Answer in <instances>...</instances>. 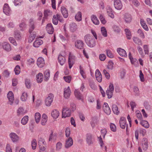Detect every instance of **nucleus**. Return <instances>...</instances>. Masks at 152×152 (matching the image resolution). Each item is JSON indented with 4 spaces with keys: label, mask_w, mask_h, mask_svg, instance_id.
Masks as SVG:
<instances>
[{
    "label": "nucleus",
    "mask_w": 152,
    "mask_h": 152,
    "mask_svg": "<svg viewBox=\"0 0 152 152\" xmlns=\"http://www.w3.org/2000/svg\"><path fill=\"white\" fill-rule=\"evenodd\" d=\"M50 71L49 70H45L44 73L45 76L44 80L47 81L50 77Z\"/></svg>",
    "instance_id": "c756f323"
},
{
    "label": "nucleus",
    "mask_w": 152,
    "mask_h": 152,
    "mask_svg": "<svg viewBox=\"0 0 152 152\" xmlns=\"http://www.w3.org/2000/svg\"><path fill=\"white\" fill-rule=\"evenodd\" d=\"M101 30L102 34L103 36L105 37H107V31L105 27H102L101 28Z\"/></svg>",
    "instance_id": "79ce46f5"
},
{
    "label": "nucleus",
    "mask_w": 152,
    "mask_h": 152,
    "mask_svg": "<svg viewBox=\"0 0 152 152\" xmlns=\"http://www.w3.org/2000/svg\"><path fill=\"white\" fill-rule=\"evenodd\" d=\"M107 56L110 58H113L114 57V55L112 52L109 50H106Z\"/></svg>",
    "instance_id": "a18cd8bd"
},
{
    "label": "nucleus",
    "mask_w": 152,
    "mask_h": 152,
    "mask_svg": "<svg viewBox=\"0 0 152 152\" xmlns=\"http://www.w3.org/2000/svg\"><path fill=\"white\" fill-rule=\"evenodd\" d=\"M142 131L141 130V129H139L138 130H136L135 132V136L137 140L138 139V134L139 133H142Z\"/></svg>",
    "instance_id": "49530a36"
},
{
    "label": "nucleus",
    "mask_w": 152,
    "mask_h": 152,
    "mask_svg": "<svg viewBox=\"0 0 152 152\" xmlns=\"http://www.w3.org/2000/svg\"><path fill=\"white\" fill-rule=\"evenodd\" d=\"M133 90L134 92L135 93V95L138 96L139 95V91L138 88L136 86H134L133 88Z\"/></svg>",
    "instance_id": "6e6d98bb"
},
{
    "label": "nucleus",
    "mask_w": 152,
    "mask_h": 152,
    "mask_svg": "<svg viewBox=\"0 0 152 152\" xmlns=\"http://www.w3.org/2000/svg\"><path fill=\"white\" fill-rule=\"evenodd\" d=\"M28 117L27 115L24 116L21 120V123L23 125L26 124L28 121Z\"/></svg>",
    "instance_id": "e433bc0d"
},
{
    "label": "nucleus",
    "mask_w": 152,
    "mask_h": 152,
    "mask_svg": "<svg viewBox=\"0 0 152 152\" xmlns=\"http://www.w3.org/2000/svg\"><path fill=\"white\" fill-rule=\"evenodd\" d=\"M53 24L57 25L58 23L57 18L55 15H54L53 18Z\"/></svg>",
    "instance_id": "603ef678"
},
{
    "label": "nucleus",
    "mask_w": 152,
    "mask_h": 152,
    "mask_svg": "<svg viewBox=\"0 0 152 152\" xmlns=\"http://www.w3.org/2000/svg\"><path fill=\"white\" fill-rule=\"evenodd\" d=\"M11 10L7 4H5L4 6L3 11L7 15H9Z\"/></svg>",
    "instance_id": "2eb2a0df"
},
{
    "label": "nucleus",
    "mask_w": 152,
    "mask_h": 152,
    "mask_svg": "<svg viewBox=\"0 0 152 152\" xmlns=\"http://www.w3.org/2000/svg\"><path fill=\"white\" fill-rule=\"evenodd\" d=\"M143 127L146 128H148L149 127V124L146 121H143Z\"/></svg>",
    "instance_id": "69168bd1"
},
{
    "label": "nucleus",
    "mask_w": 152,
    "mask_h": 152,
    "mask_svg": "<svg viewBox=\"0 0 152 152\" xmlns=\"http://www.w3.org/2000/svg\"><path fill=\"white\" fill-rule=\"evenodd\" d=\"M54 95L50 93L49 94L48 97L46 99L45 103L46 106H50L53 101Z\"/></svg>",
    "instance_id": "39448f33"
},
{
    "label": "nucleus",
    "mask_w": 152,
    "mask_h": 152,
    "mask_svg": "<svg viewBox=\"0 0 152 152\" xmlns=\"http://www.w3.org/2000/svg\"><path fill=\"white\" fill-rule=\"evenodd\" d=\"M99 19L101 23L103 24H104L106 23V21L105 20L104 17L102 15H100L99 16Z\"/></svg>",
    "instance_id": "8fccbe9b"
},
{
    "label": "nucleus",
    "mask_w": 152,
    "mask_h": 152,
    "mask_svg": "<svg viewBox=\"0 0 152 152\" xmlns=\"http://www.w3.org/2000/svg\"><path fill=\"white\" fill-rule=\"evenodd\" d=\"M107 14L111 18H113L114 16L113 14V10L109 6H107Z\"/></svg>",
    "instance_id": "412c9836"
},
{
    "label": "nucleus",
    "mask_w": 152,
    "mask_h": 152,
    "mask_svg": "<svg viewBox=\"0 0 152 152\" xmlns=\"http://www.w3.org/2000/svg\"><path fill=\"white\" fill-rule=\"evenodd\" d=\"M58 62L61 65H63L65 63L66 59L64 56L59 54L58 57Z\"/></svg>",
    "instance_id": "6ab92c4d"
},
{
    "label": "nucleus",
    "mask_w": 152,
    "mask_h": 152,
    "mask_svg": "<svg viewBox=\"0 0 152 152\" xmlns=\"http://www.w3.org/2000/svg\"><path fill=\"white\" fill-rule=\"evenodd\" d=\"M110 126L111 130L113 132H115L116 131V127L115 125L113 123H111L110 125Z\"/></svg>",
    "instance_id": "bf43d9fd"
},
{
    "label": "nucleus",
    "mask_w": 152,
    "mask_h": 152,
    "mask_svg": "<svg viewBox=\"0 0 152 152\" xmlns=\"http://www.w3.org/2000/svg\"><path fill=\"white\" fill-rule=\"evenodd\" d=\"M43 43V42L41 39L36 40L34 43L33 46L35 47L38 48L42 45Z\"/></svg>",
    "instance_id": "bb28decb"
},
{
    "label": "nucleus",
    "mask_w": 152,
    "mask_h": 152,
    "mask_svg": "<svg viewBox=\"0 0 152 152\" xmlns=\"http://www.w3.org/2000/svg\"><path fill=\"white\" fill-rule=\"evenodd\" d=\"M73 143V142L72 138L71 137H69L66 140L65 148H68L72 145Z\"/></svg>",
    "instance_id": "dca6fc26"
},
{
    "label": "nucleus",
    "mask_w": 152,
    "mask_h": 152,
    "mask_svg": "<svg viewBox=\"0 0 152 152\" xmlns=\"http://www.w3.org/2000/svg\"><path fill=\"white\" fill-rule=\"evenodd\" d=\"M15 37L17 40H20L21 39V36L20 32L18 31H15L14 33Z\"/></svg>",
    "instance_id": "4c0bfd02"
},
{
    "label": "nucleus",
    "mask_w": 152,
    "mask_h": 152,
    "mask_svg": "<svg viewBox=\"0 0 152 152\" xmlns=\"http://www.w3.org/2000/svg\"><path fill=\"white\" fill-rule=\"evenodd\" d=\"M45 145L44 144L39 145V147L40 150L39 151V152H43V151H45L46 149V146H44Z\"/></svg>",
    "instance_id": "052dcab7"
},
{
    "label": "nucleus",
    "mask_w": 152,
    "mask_h": 152,
    "mask_svg": "<svg viewBox=\"0 0 152 152\" xmlns=\"http://www.w3.org/2000/svg\"><path fill=\"white\" fill-rule=\"evenodd\" d=\"M114 5L115 8L118 10H121L122 7V5L120 0H114Z\"/></svg>",
    "instance_id": "423d86ee"
},
{
    "label": "nucleus",
    "mask_w": 152,
    "mask_h": 152,
    "mask_svg": "<svg viewBox=\"0 0 152 152\" xmlns=\"http://www.w3.org/2000/svg\"><path fill=\"white\" fill-rule=\"evenodd\" d=\"M125 31L128 39H131L132 35L130 30L128 28H126L125 29Z\"/></svg>",
    "instance_id": "a19ab883"
},
{
    "label": "nucleus",
    "mask_w": 152,
    "mask_h": 152,
    "mask_svg": "<svg viewBox=\"0 0 152 152\" xmlns=\"http://www.w3.org/2000/svg\"><path fill=\"white\" fill-rule=\"evenodd\" d=\"M86 141L88 146L93 145L95 141L94 136L91 133H87L86 135Z\"/></svg>",
    "instance_id": "f03ea898"
},
{
    "label": "nucleus",
    "mask_w": 152,
    "mask_h": 152,
    "mask_svg": "<svg viewBox=\"0 0 152 152\" xmlns=\"http://www.w3.org/2000/svg\"><path fill=\"white\" fill-rule=\"evenodd\" d=\"M89 85L91 88L93 89H95L96 88V86L94 82L92 81L90 82Z\"/></svg>",
    "instance_id": "338daca9"
},
{
    "label": "nucleus",
    "mask_w": 152,
    "mask_h": 152,
    "mask_svg": "<svg viewBox=\"0 0 152 152\" xmlns=\"http://www.w3.org/2000/svg\"><path fill=\"white\" fill-rule=\"evenodd\" d=\"M70 129L68 127L66 128L65 130L66 136V137H69L70 134Z\"/></svg>",
    "instance_id": "0e129e2a"
},
{
    "label": "nucleus",
    "mask_w": 152,
    "mask_h": 152,
    "mask_svg": "<svg viewBox=\"0 0 152 152\" xmlns=\"http://www.w3.org/2000/svg\"><path fill=\"white\" fill-rule=\"evenodd\" d=\"M31 146L33 149L35 150L36 149L37 146V142L35 139H33L32 141Z\"/></svg>",
    "instance_id": "09e8293b"
},
{
    "label": "nucleus",
    "mask_w": 152,
    "mask_h": 152,
    "mask_svg": "<svg viewBox=\"0 0 152 152\" xmlns=\"http://www.w3.org/2000/svg\"><path fill=\"white\" fill-rule=\"evenodd\" d=\"M103 107L104 111L107 115H109L110 113V109L107 103L104 102Z\"/></svg>",
    "instance_id": "ddd939ff"
},
{
    "label": "nucleus",
    "mask_w": 152,
    "mask_h": 152,
    "mask_svg": "<svg viewBox=\"0 0 152 152\" xmlns=\"http://www.w3.org/2000/svg\"><path fill=\"white\" fill-rule=\"evenodd\" d=\"M106 58V56L104 54H100L99 56V58L101 61H104Z\"/></svg>",
    "instance_id": "774afa93"
},
{
    "label": "nucleus",
    "mask_w": 152,
    "mask_h": 152,
    "mask_svg": "<svg viewBox=\"0 0 152 152\" xmlns=\"http://www.w3.org/2000/svg\"><path fill=\"white\" fill-rule=\"evenodd\" d=\"M9 40L10 42L12 43L14 45L16 46L17 45L16 42L14 39L12 37H10L9 38Z\"/></svg>",
    "instance_id": "680f3d73"
},
{
    "label": "nucleus",
    "mask_w": 152,
    "mask_h": 152,
    "mask_svg": "<svg viewBox=\"0 0 152 152\" xmlns=\"http://www.w3.org/2000/svg\"><path fill=\"white\" fill-rule=\"evenodd\" d=\"M37 64L40 68L42 67L45 64V61L44 58L42 57H39L37 61Z\"/></svg>",
    "instance_id": "4468645a"
},
{
    "label": "nucleus",
    "mask_w": 152,
    "mask_h": 152,
    "mask_svg": "<svg viewBox=\"0 0 152 152\" xmlns=\"http://www.w3.org/2000/svg\"><path fill=\"white\" fill-rule=\"evenodd\" d=\"M29 32L31 34L32 31L35 28V22L32 19H30L29 21Z\"/></svg>",
    "instance_id": "6e6552de"
},
{
    "label": "nucleus",
    "mask_w": 152,
    "mask_h": 152,
    "mask_svg": "<svg viewBox=\"0 0 152 152\" xmlns=\"http://www.w3.org/2000/svg\"><path fill=\"white\" fill-rule=\"evenodd\" d=\"M3 47L5 50L9 51L11 50V46L10 45L7 43H4L3 45Z\"/></svg>",
    "instance_id": "c9c22d12"
},
{
    "label": "nucleus",
    "mask_w": 152,
    "mask_h": 152,
    "mask_svg": "<svg viewBox=\"0 0 152 152\" xmlns=\"http://www.w3.org/2000/svg\"><path fill=\"white\" fill-rule=\"evenodd\" d=\"M14 70L16 75L19 74L20 72V66L18 65H17L15 67Z\"/></svg>",
    "instance_id": "de8ad7c7"
},
{
    "label": "nucleus",
    "mask_w": 152,
    "mask_h": 152,
    "mask_svg": "<svg viewBox=\"0 0 152 152\" xmlns=\"http://www.w3.org/2000/svg\"><path fill=\"white\" fill-rule=\"evenodd\" d=\"M65 81L68 83H70L71 79V77L70 76H64L63 77Z\"/></svg>",
    "instance_id": "4d7b16f0"
},
{
    "label": "nucleus",
    "mask_w": 152,
    "mask_h": 152,
    "mask_svg": "<svg viewBox=\"0 0 152 152\" xmlns=\"http://www.w3.org/2000/svg\"><path fill=\"white\" fill-rule=\"evenodd\" d=\"M71 93V91L69 87L65 88L64 91V96L65 98L67 99L69 98Z\"/></svg>",
    "instance_id": "9d476101"
},
{
    "label": "nucleus",
    "mask_w": 152,
    "mask_h": 152,
    "mask_svg": "<svg viewBox=\"0 0 152 152\" xmlns=\"http://www.w3.org/2000/svg\"><path fill=\"white\" fill-rule=\"evenodd\" d=\"M91 18L92 21L94 24L98 25L99 24V21L96 16L93 15L91 17Z\"/></svg>",
    "instance_id": "c85d7f7f"
},
{
    "label": "nucleus",
    "mask_w": 152,
    "mask_h": 152,
    "mask_svg": "<svg viewBox=\"0 0 152 152\" xmlns=\"http://www.w3.org/2000/svg\"><path fill=\"white\" fill-rule=\"evenodd\" d=\"M85 43L90 48H93L96 45V41L93 37L89 34L85 35L84 37Z\"/></svg>",
    "instance_id": "f257e3e1"
},
{
    "label": "nucleus",
    "mask_w": 152,
    "mask_h": 152,
    "mask_svg": "<svg viewBox=\"0 0 152 152\" xmlns=\"http://www.w3.org/2000/svg\"><path fill=\"white\" fill-rule=\"evenodd\" d=\"M71 114V110L68 108H64L62 111V118L69 117Z\"/></svg>",
    "instance_id": "20e7f679"
},
{
    "label": "nucleus",
    "mask_w": 152,
    "mask_h": 152,
    "mask_svg": "<svg viewBox=\"0 0 152 152\" xmlns=\"http://www.w3.org/2000/svg\"><path fill=\"white\" fill-rule=\"evenodd\" d=\"M124 18L125 21L127 23H130L132 20L131 15L127 13L124 14Z\"/></svg>",
    "instance_id": "f3484780"
},
{
    "label": "nucleus",
    "mask_w": 152,
    "mask_h": 152,
    "mask_svg": "<svg viewBox=\"0 0 152 152\" xmlns=\"http://www.w3.org/2000/svg\"><path fill=\"white\" fill-rule=\"evenodd\" d=\"M25 84L26 87L28 88H31V84L30 83V80L28 79H26L25 80Z\"/></svg>",
    "instance_id": "3c124183"
},
{
    "label": "nucleus",
    "mask_w": 152,
    "mask_h": 152,
    "mask_svg": "<svg viewBox=\"0 0 152 152\" xmlns=\"http://www.w3.org/2000/svg\"><path fill=\"white\" fill-rule=\"evenodd\" d=\"M61 11L62 14L64 18H66L68 16V13L66 8L64 7H62L61 8Z\"/></svg>",
    "instance_id": "b1692460"
},
{
    "label": "nucleus",
    "mask_w": 152,
    "mask_h": 152,
    "mask_svg": "<svg viewBox=\"0 0 152 152\" xmlns=\"http://www.w3.org/2000/svg\"><path fill=\"white\" fill-rule=\"evenodd\" d=\"M135 113L138 119L140 120L141 119H142V115L140 111L137 110L136 111Z\"/></svg>",
    "instance_id": "5fc2aeb1"
},
{
    "label": "nucleus",
    "mask_w": 152,
    "mask_h": 152,
    "mask_svg": "<svg viewBox=\"0 0 152 152\" xmlns=\"http://www.w3.org/2000/svg\"><path fill=\"white\" fill-rule=\"evenodd\" d=\"M47 121V116L45 114H43L42 115L41 124L43 126L45 125Z\"/></svg>",
    "instance_id": "a878e982"
},
{
    "label": "nucleus",
    "mask_w": 152,
    "mask_h": 152,
    "mask_svg": "<svg viewBox=\"0 0 152 152\" xmlns=\"http://www.w3.org/2000/svg\"><path fill=\"white\" fill-rule=\"evenodd\" d=\"M133 39L134 42L136 44L139 45H142V41L140 39L138 38L135 37H134L133 38Z\"/></svg>",
    "instance_id": "ea45409f"
},
{
    "label": "nucleus",
    "mask_w": 152,
    "mask_h": 152,
    "mask_svg": "<svg viewBox=\"0 0 152 152\" xmlns=\"http://www.w3.org/2000/svg\"><path fill=\"white\" fill-rule=\"evenodd\" d=\"M113 63L111 61H109L107 66V68L110 69L112 70L113 69Z\"/></svg>",
    "instance_id": "864d4df0"
},
{
    "label": "nucleus",
    "mask_w": 152,
    "mask_h": 152,
    "mask_svg": "<svg viewBox=\"0 0 152 152\" xmlns=\"http://www.w3.org/2000/svg\"><path fill=\"white\" fill-rule=\"evenodd\" d=\"M77 29V26L75 23H72L70 24V30L72 32H74Z\"/></svg>",
    "instance_id": "393cba45"
},
{
    "label": "nucleus",
    "mask_w": 152,
    "mask_h": 152,
    "mask_svg": "<svg viewBox=\"0 0 152 152\" xmlns=\"http://www.w3.org/2000/svg\"><path fill=\"white\" fill-rule=\"evenodd\" d=\"M51 115L54 118H57L59 115V113L56 110H53L51 113Z\"/></svg>",
    "instance_id": "cd10ccee"
},
{
    "label": "nucleus",
    "mask_w": 152,
    "mask_h": 152,
    "mask_svg": "<svg viewBox=\"0 0 152 152\" xmlns=\"http://www.w3.org/2000/svg\"><path fill=\"white\" fill-rule=\"evenodd\" d=\"M95 75L97 81L100 83L102 81V77L101 74L98 69L96 70Z\"/></svg>",
    "instance_id": "1a4fd4ad"
},
{
    "label": "nucleus",
    "mask_w": 152,
    "mask_h": 152,
    "mask_svg": "<svg viewBox=\"0 0 152 152\" xmlns=\"http://www.w3.org/2000/svg\"><path fill=\"white\" fill-rule=\"evenodd\" d=\"M72 59V57L71 56L70 54H69L68 58V63L69 69H71L72 67L74 64V62Z\"/></svg>",
    "instance_id": "2f4dec72"
},
{
    "label": "nucleus",
    "mask_w": 152,
    "mask_h": 152,
    "mask_svg": "<svg viewBox=\"0 0 152 152\" xmlns=\"http://www.w3.org/2000/svg\"><path fill=\"white\" fill-rule=\"evenodd\" d=\"M10 136L11 140L13 142H16L18 140V136L15 133H11L10 134Z\"/></svg>",
    "instance_id": "a211bd4d"
},
{
    "label": "nucleus",
    "mask_w": 152,
    "mask_h": 152,
    "mask_svg": "<svg viewBox=\"0 0 152 152\" xmlns=\"http://www.w3.org/2000/svg\"><path fill=\"white\" fill-rule=\"evenodd\" d=\"M112 110L114 114L117 115L119 113V111L118 110V108L117 105L115 104L112 105Z\"/></svg>",
    "instance_id": "7c9ffc66"
},
{
    "label": "nucleus",
    "mask_w": 152,
    "mask_h": 152,
    "mask_svg": "<svg viewBox=\"0 0 152 152\" xmlns=\"http://www.w3.org/2000/svg\"><path fill=\"white\" fill-rule=\"evenodd\" d=\"M46 30L47 32L50 34H52L54 31V28L53 27L52 24L51 23L47 24L46 27Z\"/></svg>",
    "instance_id": "f8f14e48"
},
{
    "label": "nucleus",
    "mask_w": 152,
    "mask_h": 152,
    "mask_svg": "<svg viewBox=\"0 0 152 152\" xmlns=\"http://www.w3.org/2000/svg\"><path fill=\"white\" fill-rule=\"evenodd\" d=\"M75 18L76 20L78 21H80L82 20V14L81 12L79 11L75 15Z\"/></svg>",
    "instance_id": "72a5a7b5"
},
{
    "label": "nucleus",
    "mask_w": 152,
    "mask_h": 152,
    "mask_svg": "<svg viewBox=\"0 0 152 152\" xmlns=\"http://www.w3.org/2000/svg\"><path fill=\"white\" fill-rule=\"evenodd\" d=\"M27 97V93L24 92L23 93L22 95L21 96L20 99L23 101H25L26 100Z\"/></svg>",
    "instance_id": "c03bdc74"
},
{
    "label": "nucleus",
    "mask_w": 152,
    "mask_h": 152,
    "mask_svg": "<svg viewBox=\"0 0 152 152\" xmlns=\"http://www.w3.org/2000/svg\"><path fill=\"white\" fill-rule=\"evenodd\" d=\"M103 72L106 78L109 79L110 77V76L109 73L105 69L103 70Z\"/></svg>",
    "instance_id": "13d9d810"
},
{
    "label": "nucleus",
    "mask_w": 152,
    "mask_h": 152,
    "mask_svg": "<svg viewBox=\"0 0 152 152\" xmlns=\"http://www.w3.org/2000/svg\"><path fill=\"white\" fill-rule=\"evenodd\" d=\"M129 56L132 64L135 65L136 63H138V61L136 59L133 58L132 57V56L131 55L130 53H129Z\"/></svg>",
    "instance_id": "473e14b6"
},
{
    "label": "nucleus",
    "mask_w": 152,
    "mask_h": 152,
    "mask_svg": "<svg viewBox=\"0 0 152 152\" xmlns=\"http://www.w3.org/2000/svg\"><path fill=\"white\" fill-rule=\"evenodd\" d=\"M75 95L77 99L80 100L81 99V94L79 91L75 90Z\"/></svg>",
    "instance_id": "37998d69"
},
{
    "label": "nucleus",
    "mask_w": 152,
    "mask_h": 152,
    "mask_svg": "<svg viewBox=\"0 0 152 152\" xmlns=\"http://www.w3.org/2000/svg\"><path fill=\"white\" fill-rule=\"evenodd\" d=\"M37 81L38 83H41L42 81L43 76L42 73H39L36 75Z\"/></svg>",
    "instance_id": "5701e85b"
},
{
    "label": "nucleus",
    "mask_w": 152,
    "mask_h": 152,
    "mask_svg": "<svg viewBox=\"0 0 152 152\" xmlns=\"http://www.w3.org/2000/svg\"><path fill=\"white\" fill-rule=\"evenodd\" d=\"M109 89L106 91V93L107 96V98L108 99H110L113 95V93L114 91V88L113 85L111 84L110 85L109 87Z\"/></svg>",
    "instance_id": "7ed1b4c3"
},
{
    "label": "nucleus",
    "mask_w": 152,
    "mask_h": 152,
    "mask_svg": "<svg viewBox=\"0 0 152 152\" xmlns=\"http://www.w3.org/2000/svg\"><path fill=\"white\" fill-rule=\"evenodd\" d=\"M7 97L9 99V104L11 105L13 104L14 100V96L13 93L11 91H10L8 93Z\"/></svg>",
    "instance_id": "0eeeda50"
},
{
    "label": "nucleus",
    "mask_w": 152,
    "mask_h": 152,
    "mask_svg": "<svg viewBox=\"0 0 152 152\" xmlns=\"http://www.w3.org/2000/svg\"><path fill=\"white\" fill-rule=\"evenodd\" d=\"M41 115L39 113H36L35 114V118L36 122L38 123L40 119Z\"/></svg>",
    "instance_id": "58836bf2"
},
{
    "label": "nucleus",
    "mask_w": 152,
    "mask_h": 152,
    "mask_svg": "<svg viewBox=\"0 0 152 152\" xmlns=\"http://www.w3.org/2000/svg\"><path fill=\"white\" fill-rule=\"evenodd\" d=\"M120 127L122 129H124L126 127V119L124 117H121L119 121Z\"/></svg>",
    "instance_id": "aec40b11"
},
{
    "label": "nucleus",
    "mask_w": 152,
    "mask_h": 152,
    "mask_svg": "<svg viewBox=\"0 0 152 152\" xmlns=\"http://www.w3.org/2000/svg\"><path fill=\"white\" fill-rule=\"evenodd\" d=\"M148 142L146 138L143 139V150H146L148 148Z\"/></svg>",
    "instance_id": "f704fd0d"
},
{
    "label": "nucleus",
    "mask_w": 152,
    "mask_h": 152,
    "mask_svg": "<svg viewBox=\"0 0 152 152\" xmlns=\"http://www.w3.org/2000/svg\"><path fill=\"white\" fill-rule=\"evenodd\" d=\"M38 144L39 145L43 144L44 145H46V144L44 140L43 139L40 138L39 140Z\"/></svg>",
    "instance_id": "e2e57ef3"
},
{
    "label": "nucleus",
    "mask_w": 152,
    "mask_h": 152,
    "mask_svg": "<svg viewBox=\"0 0 152 152\" xmlns=\"http://www.w3.org/2000/svg\"><path fill=\"white\" fill-rule=\"evenodd\" d=\"M84 44L83 41L80 40H77L75 42V45L78 49H81L84 46Z\"/></svg>",
    "instance_id": "9b49d317"
},
{
    "label": "nucleus",
    "mask_w": 152,
    "mask_h": 152,
    "mask_svg": "<svg viewBox=\"0 0 152 152\" xmlns=\"http://www.w3.org/2000/svg\"><path fill=\"white\" fill-rule=\"evenodd\" d=\"M117 51L121 56L123 57H125L127 56L126 52L123 49L120 48H118Z\"/></svg>",
    "instance_id": "4be33fe9"
}]
</instances>
